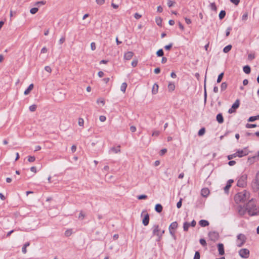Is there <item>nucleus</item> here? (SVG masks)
Instances as JSON below:
<instances>
[{"label":"nucleus","mask_w":259,"mask_h":259,"mask_svg":"<svg viewBox=\"0 0 259 259\" xmlns=\"http://www.w3.org/2000/svg\"><path fill=\"white\" fill-rule=\"evenodd\" d=\"M247 212L250 216L259 215V206L257 205L255 199L251 198L245 204Z\"/></svg>","instance_id":"f257e3e1"},{"label":"nucleus","mask_w":259,"mask_h":259,"mask_svg":"<svg viewBox=\"0 0 259 259\" xmlns=\"http://www.w3.org/2000/svg\"><path fill=\"white\" fill-rule=\"evenodd\" d=\"M250 199V193L246 191L243 190L242 192L237 193L234 196V201L236 203H244Z\"/></svg>","instance_id":"f03ea898"},{"label":"nucleus","mask_w":259,"mask_h":259,"mask_svg":"<svg viewBox=\"0 0 259 259\" xmlns=\"http://www.w3.org/2000/svg\"><path fill=\"white\" fill-rule=\"evenodd\" d=\"M246 240V237L245 235L243 234H239L237 236V246L239 247H241L244 245Z\"/></svg>","instance_id":"7ed1b4c3"},{"label":"nucleus","mask_w":259,"mask_h":259,"mask_svg":"<svg viewBox=\"0 0 259 259\" xmlns=\"http://www.w3.org/2000/svg\"><path fill=\"white\" fill-rule=\"evenodd\" d=\"M247 176L246 174L242 175L238 180L237 186L239 187H244L246 185Z\"/></svg>","instance_id":"20e7f679"},{"label":"nucleus","mask_w":259,"mask_h":259,"mask_svg":"<svg viewBox=\"0 0 259 259\" xmlns=\"http://www.w3.org/2000/svg\"><path fill=\"white\" fill-rule=\"evenodd\" d=\"M251 186L254 191L259 190V172L256 174L255 179L252 182Z\"/></svg>","instance_id":"39448f33"},{"label":"nucleus","mask_w":259,"mask_h":259,"mask_svg":"<svg viewBox=\"0 0 259 259\" xmlns=\"http://www.w3.org/2000/svg\"><path fill=\"white\" fill-rule=\"evenodd\" d=\"M178 224L177 222H174L170 224V225L169 226V231L170 234L174 237L175 238V232L174 231V230L176 229L178 227Z\"/></svg>","instance_id":"423d86ee"},{"label":"nucleus","mask_w":259,"mask_h":259,"mask_svg":"<svg viewBox=\"0 0 259 259\" xmlns=\"http://www.w3.org/2000/svg\"><path fill=\"white\" fill-rule=\"evenodd\" d=\"M208 237L212 241H215L219 238V234L216 231H210L208 233Z\"/></svg>","instance_id":"0eeeda50"},{"label":"nucleus","mask_w":259,"mask_h":259,"mask_svg":"<svg viewBox=\"0 0 259 259\" xmlns=\"http://www.w3.org/2000/svg\"><path fill=\"white\" fill-rule=\"evenodd\" d=\"M239 254L243 258H247L249 257V250L246 248L241 249L239 251Z\"/></svg>","instance_id":"6e6552de"},{"label":"nucleus","mask_w":259,"mask_h":259,"mask_svg":"<svg viewBox=\"0 0 259 259\" xmlns=\"http://www.w3.org/2000/svg\"><path fill=\"white\" fill-rule=\"evenodd\" d=\"M237 156L239 157H242L248 154L247 147L244 148L243 150H238L236 152Z\"/></svg>","instance_id":"1a4fd4ad"},{"label":"nucleus","mask_w":259,"mask_h":259,"mask_svg":"<svg viewBox=\"0 0 259 259\" xmlns=\"http://www.w3.org/2000/svg\"><path fill=\"white\" fill-rule=\"evenodd\" d=\"M239 106V100H236V101L233 103L231 108L228 110V113L230 114L233 113L235 112L236 110Z\"/></svg>","instance_id":"9d476101"},{"label":"nucleus","mask_w":259,"mask_h":259,"mask_svg":"<svg viewBox=\"0 0 259 259\" xmlns=\"http://www.w3.org/2000/svg\"><path fill=\"white\" fill-rule=\"evenodd\" d=\"M238 214L240 216H243L247 212V209L245 205H239L237 207Z\"/></svg>","instance_id":"9b49d317"},{"label":"nucleus","mask_w":259,"mask_h":259,"mask_svg":"<svg viewBox=\"0 0 259 259\" xmlns=\"http://www.w3.org/2000/svg\"><path fill=\"white\" fill-rule=\"evenodd\" d=\"M160 230L159 229V226L158 225H154L152 227V233L153 235H159L160 234Z\"/></svg>","instance_id":"f8f14e48"},{"label":"nucleus","mask_w":259,"mask_h":259,"mask_svg":"<svg viewBox=\"0 0 259 259\" xmlns=\"http://www.w3.org/2000/svg\"><path fill=\"white\" fill-rule=\"evenodd\" d=\"M218 248L219 254L223 255L225 254L224 246L223 244L219 243L218 244Z\"/></svg>","instance_id":"ddd939ff"},{"label":"nucleus","mask_w":259,"mask_h":259,"mask_svg":"<svg viewBox=\"0 0 259 259\" xmlns=\"http://www.w3.org/2000/svg\"><path fill=\"white\" fill-rule=\"evenodd\" d=\"M209 194V190L207 188H204L201 189V194L204 197H206Z\"/></svg>","instance_id":"4468645a"},{"label":"nucleus","mask_w":259,"mask_h":259,"mask_svg":"<svg viewBox=\"0 0 259 259\" xmlns=\"http://www.w3.org/2000/svg\"><path fill=\"white\" fill-rule=\"evenodd\" d=\"M134 55V53L132 52L129 51L125 53L124 55V59L126 60L131 59Z\"/></svg>","instance_id":"2eb2a0df"},{"label":"nucleus","mask_w":259,"mask_h":259,"mask_svg":"<svg viewBox=\"0 0 259 259\" xmlns=\"http://www.w3.org/2000/svg\"><path fill=\"white\" fill-rule=\"evenodd\" d=\"M149 215L148 213H146L145 215L144 218L142 220V223L145 226H146L149 224Z\"/></svg>","instance_id":"dca6fc26"},{"label":"nucleus","mask_w":259,"mask_h":259,"mask_svg":"<svg viewBox=\"0 0 259 259\" xmlns=\"http://www.w3.org/2000/svg\"><path fill=\"white\" fill-rule=\"evenodd\" d=\"M259 157V151L257 152V154L252 156V157H248V161L250 163H253L255 162L256 158H257Z\"/></svg>","instance_id":"f3484780"},{"label":"nucleus","mask_w":259,"mask_h":259,"mask_svg":"<svg viewBox=\"0 0 259 259\" xmlns=\"http://www.w3.org/2000/svg\"><path fill=\"white\" fill-rule=\"evenodd\" d=\"M199 225L202 227L208 226L209 224L208 221L205 220H201L199 222Z\"/></svg>","instance_id":"a211bd4d"},{"label":"nucleus","mask_w":259,"mask_h":259,"mask_svg":"<svg viewBox=\"0 0 259 259\" xmlns=\"http://www.w3.org/2000/svg\"><path fill=\"white\" fill-rule=\"evenodd\" d=\"M217 121L219 123H222L224 122V118L222 113H219L217 114L216 117Z\"/></svg>","instance_id":"6ab92c4d"},{"label":"nucleus","mask_w":259,"mask_h":259,"mask_svg":"<svg viewBox=\"0 0 259 259\" xmlns=\"http://www.w3.org/2000/svg\"><path fill=\"white\" fill-rule=\"evenodd\" d=\"M162 206L160 204H156L155 206V210L158 213H160L162 211Z\"/></svg>","instance_id":"aec40b11"},{"label":"nucleus","mask_w":259,"mask_h":259,"mask_svg":"<svg viewBox=\"0 0 259 259\" xmlns=\"http://www.w3.org/2000/svg\"><path fill=\"white\" fill-rule=\"evenodd\" d=\"M158 85L156 83H155L153 85V88H152V94L154 95L156 94L158 92Z\"/></svg>","instance_id":"412c9836"},{"label":"nucleus","mask_w":259,"mask_h":259,"mask_svg":"<svg viewBox=\"0 0 259 259\" xmlns=\"http://www.w3.org/2000/svg\"><path fill=\"white\" fill-rule=\"evenodd\" d=\"M33 84L31 83L30 84L29 87H28V88L25 90V91H24V95H27L28 94H29V93L30 92V91L33 89Z\"/></svg>","instance_id":"4be33fe9"},{"label":"nucleus","mask_w":259,"mask_h":259,"mask_svg":"<svg viewBox=\"0 0 259 259\" xmlns=\"http://www.w3.org/2000/svg\"><path fill=\"white\" fill-rule=\"evenodd\" d=\"M243 70L246 74H249L251 69L249 65H245L243 67Z\"/></svg>","instance_id":"5701e85b"},{"label":"nucleus","mask_w":259,"mask_h":259,"mask_svg":"<svg viewBox=\"0 0 259 259\" xmlns=\"http://www.w3.org/2000/svg\"><path fill=\"white\" fill-rule=\"evenodd\" d=\"M30 245V243L29 242H27L25 243L24 245L22 247V251L24 254H25L27 252V247L29 246Z\"/></svg>","instance_id":"b1692460"},{"label":"nucleus","mask_w":259,"mask_h":259,"mask_svg":"<svg viewBox=\"0 0 259 259\" xmlns=\"http://www.w3.org/2000/svg\"><path fill=\"white\" fill-rule=\"evenodd\" d=\"M168 89L169 91H173L175 89V85L174 82H169L168 85Z\"/></svg>","instance_id":"393cba45"},{"label":"nucleus","mask_w":259,"mask_h":259,"mask_svg":"<svg viewBox=\"0 0 259 259\" xmlns=\"http://www.w3.org/2000/svg\"><path fill=\"white\" fill-rule=\"evenodd\" d=\"M190 223L187 222H185L183 224V229L184 231H187L190 227Z\"/></svg>","instance_id":"a878e982"},{"label":"nucleus","mask_w":259,"mask_h":259,"mask_svg":"<svg viewBox=\"0 0 259 259\" xmlns=\"http://www.w3.org/2000/svg\"><path fill=\"white\" fill-rule=\"evenodd\" d=\"M232 47L231 45H229L227 46H226L224 49H223V52L225 53H227L228 52H229L232 49Z\"/></svg>","instance_id":"bb28decb"},{"label":"nucleus","mask_w":259,"mask_h":259,"mask_svg":"<svg viewBox=\"0 0 259 259\" xmlns=\"http://www.w3.org/2000/svg\"><path fill=\"white\" fill-rule=\"evenodd\" d=\"M226 16V12L225 10H222L219 13V17L220 20H222Z\"/></svg>","instance_id":"cd10ccee"},{"label":"nucleus","mask_w":259,"mask_h":259,"mask_svg":"<svg viewBox=\"0 0 259 259\" xmlns=\"http://www.w3.org/2000/svg\"><path fill=\"white\" fill-rule=\"evenodd\" d=\"M110 151H113L115 153H117L120 151V146H118L117 147H112Z\"/></svg>","instance_id":"c85d7f7f"},{"label":"nucleus","mask_w":259,"mask_h":259,"mask_svg":"<svg viewBox=\"0 0 259 259\" xmlns=\"http://www.w3.org/2000/svg\"><path fill=\"white\" fill-rule=\"evenodd\" d=\"M127 88V84L126 82H123L121 84L120 87V90L122 92L124 93L125 92L126 89Z\"/></svg>","instance_id":"c756f323"},{"label":"nucleus","mask_w":259,"mask_h":259,"mask_svg":"<svg viewBox=\"0 0 259 259\" xmlns=\"http://www.w3.org/2000/svg\"><path fill=\"white\" fill-rule=\"evenodd\" d=\"M205 132V128L204 127H202L199 130L198 133V135L199 136H202Z\"/></svg>","instance_id":"7c9ffc66"},{"label":"nucleus","mask_w":259,"mask_h":259,"mask_svg":"<svg viewBox=\"0 0 259 259\" xmlns=\"http://www.w3.org/2000/svg\"><path fill=\"white\" fill-rule=\"evenodd\" d=\"M156 54L158 57H162L164 55V52L163 50L162 49H160L156 52Z\"/></svg>","instance_id":"2f4dec72"},{"label":"nucleus","mask_w":259,"mask_h":259,"mask_svg":"<svg viewBox=\"0 0 259 259\" xmlns=\"http://www.w3.org/2000/svg\"><path fill=\"white\" fill-rule=\"evenodd\" d=\"M155 21L157 25L161 26L162 19L160 17L156 18Z\"/></svg>","instance_id":"473e14b6"},{"label":"nucleus","mask_w":259,"mask_h":259,"mask_svg":"<svg viewBox=\"0 0 259 259\" xmlns=\"http://www.w3.org/2000/svg\"><path fill=\"white\" fill-rule=\"evenodd\" d=\"M224 75V72H222L221 73H220L219 75L218 78H217V83H220L222 81V80L223 78Z\"/></svg>","instance_id":"72a5a7b5"},{"label":"nucleus","mask_w":259,"mask_h":259,"mask_svg":"<svg viewBox=\"0 0 259 259\" xmlns=\"http://www.w3.org/2000/svg\"><path fill=\"white\" fill-rule=\"evenodd\" d=\"M209 7L211 10L217 11V8L214 3H210Z\"/></svg>","instance_id":"f704fd0d"},{"label":"nucleus","mask_w":259,"mask_h":259,"mask_svg":"<svg viewBox=\"0 0 259 259\" xmlns=\"http://www.w3.org/2000/svg\"><path fill=\"white\" fill-rule=\"evenodd\" d=\"M227 88V83L226 82L222 83L221 85V90L222 91H225Z\"/></svg>","instance_id":"c9c22d12"},{"label":"nucleus","mask_w":259,"mask_h":259,"mask_svg":"<svg viewBox=\"0 0 259 259\" xmlns=\"http://www.w3.org/2000/svg\"><path fill=\"white\" fill-rule=\"evenodd\" d=\"M257 126V125L256 124H250V123H247L245 125V127L247 128H254Z\"/></svg>","instance_id":"e433bc0d"},{"label":"nucleus","mask_w":259,"mask_h":259,"mask_svg":"<svg viewBox=\"0 0 259 259\" xmlns=\"http://www.w3.org/2000/svg\"><path fill=\"white\" fill-rule=\"evenodd\" d=\"M230 187H231V185L227 184L226 185V186L224 188V191H225V193L228 194L229 190V189L230 188Z\"/></svg>","instance_id":"4c0bfd02"},{"label":"nucleus","mask_w":259,"mask_h":259,"mask_svg":"<svg viewBox=\"0 0 259 259\" xmlns=\"http://www.w3.org/2000/svg\"><path fill=\"white\" fill-rule=\"evenodd\" d=\"M200 243L203 246H206L207 245L206 242L204 238H201L199 240Z\"/></svg>","instance_id":"58836bf2"},{"label":"nucleus","mask_w":259,"mask_h":259,"mask_svg":"<svg viewBox=\"0 0 259 259\" xmlns=\"http://www.w3.org/2000/svg\"><path fill=\"white\" fill-rule=\"evenodd\" d=\"M38 10V9L37 8L34 7L30 9V12L32 14H35L37 12Z\"/></svg>","instance_id":"ea45409f"},{"label":"nucleus","mask_w":259,"mask_h":259,"mask_svg":"<svg viewBox=\"0 0 259 259\" xmlns=\"http://www.w3.org/2000/svg\"><path fill=\"white\" fill-rule=\"evenodd\" d=\"M36 107H37L36 105L35 104H33V105L30 106L29 109L30 111L34 112L36 110Z\"/></svg>","instance_id":"a19ab883"},{"label":"nucleus","mask_w":259,"mask_h":259,"mask_svg":"<svg viewBox=\"0 0 259 259\" xmlns=\"http://www.w3.org/2000/svg\"><path fill=\"white\" fill-rule=\"evenodd\" d=\"M58 94H60L61 96V98L59 100H63L65 98V94H62L60 92H56V93L54 94L55 96H57Z\"/></svg>","instance_id":"79ce46f5"},{"label":"nucleus","mask_w":259,"mask_h":259,"mask_svg":"<svg viewBox=\"0 0 259 259\" xmlns=\"http://www.w3.org/2000/svg\"><path fill=\"white\" fill-rule=\"evenodd\" d=\"M237 156V154H236V153H235L234 154H231V155H229L228 156H227V158L229 160H231L234 158H235Z\"/></svg>","instance_id":"37998d69"},{"label":"nucleus","mask_w":259,"mask_h":259,"mask_svg":"<svg viewBox=\"0 0 259 259\" xmlns=\"http://www.w3.org/2000/svg\"><path fill=\"white\" fill-rule=\"evenodd\" d=\"M257 118L256 117V116H250L248 119V122H253L256 120H257Z\"/></svg>","instance_id":"c03bdc74"},{"label":"nucleus","mask_w":259,"mask_h":259,"mask_svg":"<svg viewBox=\"0 0 259 259\" xmlns=\"http://www.w3.org/2000/svg\"><path fill=\"white\" fill-rule=\"evenodd\" d=\"M200 253L198 251H196L193 259H200Z\"/></svg>","instance_id":"a18cd8bd"},{"label":"nucleus","mask_w":259,"mask_h":259,"mask_svg":"<svg viewBox=\"0 0 259 259\" xmlns=\"http://www.w3.org/2000/svg\"><path fill=\"white\" fill-rule=\"evenodd\" d=\"M137 198L139 200L145 199L147 198V196L144 194H142L138 196Z\"/></svg>","instance_id":"49530a36"},{"label":"nucleus","mask_w":259,"mask_h":259,"mask_svg":"<svg viewBox=\"0 0 259 259\" xmlns=\"http://www.w3.org/2000/svg\"><path fill=\"white\" fill-rule=\"evenodd\" d=\"M35 160V157L34 156H29L28 157V161L30 162H32L34 161Z\"/></svg>","instance_id":"de8ad7c7"},{"label":"nucleus","mask_w":259,"mask_h":259,"mask_svg":"<svg viewBox=\"0 0 259 259\" xmlns=\"http://www.w3.org/2000/svg\"><path fill=\"white\" fill-rule=\"evenodd\" d=\"M247 18H248V13L246 12L243 14V15L242 16V20L245 21L247 19Z\"/></svg>","instance_id":"09e8293b"},{"label":"nucleus","mask_w":259,"mask_h":259,"mask_svg":"<svg viewBox=\"0 0 259 259\" xmlns=\"http://www.w3.org/2000/svg\"><path fill=\"white\" fill-rule=\"evenodd\" d=\"M160 134V132L158 131H154L152 134L153 137H158Z\"/></svg>","instance_id":"8fccbe9b"},{"label":"nucleus","mask_w":259,"mask_h":259,"mask_svg":"<svg viewBox=\"0 0 259 259\" xmlns=\"http://www.w3.org/2000/svg\"><path fill=\"white\" fill-rule=\"evenodd\" d=\"M231 30H232L231 27H228L227 28V29L226 30V36H228L230 35V31Z\"/></svg>","instance_id":"3c124183"},{"label":"nucleus","mask_w":259,"mask_h":259,"mask_svg":"<svg viewBox=\"0 0 259 259\" xmlns=\"http://www.w3.org/2000/svg\"><path fill=\"white\" fill-rule=\"evenodd\" d=\"M72 234V231L71 230H67L65 232V235L67 237L70 236Z\"/></svg>","instance_id":"603ef678"},{"label":"nucleus","mask_w":259,"mask_h":259,"mask_svg":"<svg viewBox=\"0 0 259 259\" xmlns=\"http://www.w3.org/2000/svg\"><path fill=\"white\" fill-rule=\"evenodd\" d=\"M182 199L181 198L180 199V200L177 202V207L178 208H180L182 206Z\"/></svg>","instance_id":"864d4df0"},{"label":"nucleus","mask_w":259,"mask_h":259,"mask_svg":"<svg viewBox=\"0 0 259 259\" xmlns=\"http://www.w3.org/2000/svg\"><path fill=\"white\" fill-rule=\"evenodd\" d=\"M175 3V2H173L171 0H168L167 1V4L169 7H171Z\"/></svg>","instance_id":"5fc2aeb1"},{"label":"nucleus","mask_w":259,"mask_h":259,"mask_svg":"<svg viewBox=\"0 0 259 259\" xmlns=\"http://www.w3.org/2000/svg\"><path fill=\"white\" fill-rule=\"evenodd\" d=\"M172 46V44L170 43L168 45L165 46L164 48L166 50H169L171 48Z\"/></svg>","instance_id":"6e6d98bb"},{"label":"nucleus","mask_w":259,"mask_h":259,"mask_svg":"<svg viewBox=\"0 0 259 259\" xmlns=\"http://www.w3.org/2000/svg\"><path fill=\"white\" fill-rule=\"evenodd\" d=\"M84 123V120L82 118H79L78 119V125L79 126H83Z\"/></svg>","instance_id":"4d7b16f0"},{"label":"nucleus","mask_w":259,"mask_h":259,"mask_svg":"<svg viewBox=\"0 0 259 259\" xmlns=\"http://www.w3.org/2000/svg\"><path fill=\"white\" fill-rule=\"evenodd\" d=\"M96 2L97 3V4H98L99 5H102L105 3V0H96Z\"/></svg>","instance_id":"13d9d810"},{"label":"nucleus","mask_w":259,"mask_h":259,"mask_svg":"<svg viewBox=\"0 0 259 259\" xmlns=\"http://www.w3.org/2000/svg\"><path fill=\"white\" fill-rule=\"evenodd\" d=\"M46 1H39V2H37L35 3V6H39L40 5H45V4H46Z\"/></svg>","instance_id":"bf43d9fd"},{"label":"nucleus","mask_w":259,"mask_h":259,"mask_svg":"<svg viewBox=\"0 0 259 259\" xmlns=\"http://www.w3.org/2000/svg\"><path fill=\"white\" fill-rule=\"evenodd\" d=\"M230 2L235 5L237 6L240 3V0H230Z\"/></svg>","instance_id":"052dcab7"},{"label":"nucleus","mask_w":259,"mask_h":259,"mask_svg":"<svg viewBox=\"0 0 259 259\" xmlns=\"http://www.w3.org/2000/svg\"><path fill=\"white\" fill-rule=\"evenodd\" d=\"M91 48L92 51H94L96 49V44L94 42H92L91 44Z\"/></svg>","instance_id":"680f3d73"},{"label":"nucleus","mask_w":259,"mask_h":259,"mask_svg":"<svg viewBox=\"0 0 259 259\" xmlns=\"http://www.w3.org/2000/svg\"><path fill=\"white\" fill-rule=\"evenodd\" d=\"M45 70H46V71H47V72H49V73L51 72V71H52V69H51V68L50 66H46V67H45Z\"/></svg>","instance_id":"e2e57ef3"},{"label":"nucleus","mask_w":259,"mask_h":259,"mask_svg":"<svg viewBox=\"0 0 259 259\" xmlns=\"http://www.w3.org/2000/svg\"><path fill=\"white\" fill-rule=\"evenodd\" d=\"M142 17V15L139 14V13H136L134 15V17L136 19H140L141 17Z\"/></svg>","instance_id":"0e129e2a"},{"label":"nucleus","mask_w":259,"mask_h":259,"mask_svg":"<svg viewBox=\"0 0 259 259\" xmlns=\"http://www.w3.org/2000/svg\"><path fill=\"white\" fill-rule=\"evenodd\" d=\"M99 119L102 122H104L106 120V118L105 116H103V115H101L99 117Z\"/></svg>","instance_id":"69168bd1"},{"label":"nucleus","mask_w":259,"mask_h":259,"mask_svg":"<svg viewBox=\"0 0 259 259\" xmlns=\"http://www.w3.org/2000/svg\"><path fill=\"white\" fill-rule=\"evenodd\" d=\"M167 151V149H162L160 150V155H164Z\"/></svg>","instance_id":"338daca9"},{"label":"nucleus","mask_w":259,"mask_h":259,"mask_svg":"<svg viewBox=\"0 0 259 259\" xmlns=\"http://www.w3.org/2000/svg\"><path fill=\"white\" fill-rule=\"evenodd\" d=\"M196 225V222L195 220H193L190 223V226L192 227H194Z\"/></svg>","instance_id":"774afa93"}]
</instances>
